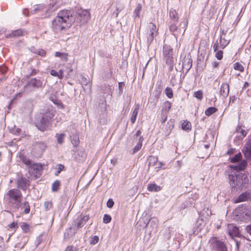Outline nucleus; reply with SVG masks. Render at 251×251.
Returning a JSON list of instances; mask_svg holds the SVG:
<instances>
[{"label":"nucleus","mask_w":251,"mask_h":251,"mask_svg":"<svg viewBox=\"0 0 251 251\" xmlns=\"http://www.w3.org/2000/svg\"><path fill=\"white\" fill-rule=\"evenodd\" d=\"M89 19L90 13L87 10H78L74 16L69 10H62L53 20L52 28L57 32L68 28L73 23L81 26L87 23Z\"/></svg>","instance_id":"1"},{"label":"nucleus","mask_w":251,"mask_h":251,"mask_svg":"<svg viewBox=\"0 0 251 251\" xmlns=\"http://www.w3.org/2000/svg\"><path fill=\"white\" fill-rule=\"evenodd\" d=\"M55 112V111L52 107L41 110L35 121V125L37 128L42 131L50 129L52 126Z\"/></svg>","instance_id":"2"},{"label":"nucleus","mask_w":251,"mask_h":251,"mask_svg":"<svg viewBox=\"0 0 251 251\" xmlns=\"http://www.w3.org/2000/svg\"><path fill=\"white\" fill-rule=\"evenodd\" d=\"M228 175L229 184L234 190H242L247 187L249 181L247 174L239 173L238 174H228Z\"/></svg>","instance_id":"3"},{"label":"nucleus","mask_w":251,"mask_h":251,"mask_svg":"<svg viewBox=\"0 0 251 251\" xmlns=\"http://www.w3.org/2000/svg\"><path fill=\"white\" fill-rule=\"evenodd\" d=\"M158 29L156 25L152 23H150L146 27V38L148 45H150L153 42L154 38L158 35Z\"/></svg>","instance_id":"4"},{"label":"nucleus","mask_w":251,"mask_h":251,"mask_svg":"<svg viewBox=\"0 0 251 251\" xmlns=\"http://www.w3.org/2000/svg\"><path fill=\"white\" fill-rule=\"evenodd\" d=\"M163 55L166 63L169 66V70L172 71L174 65V58L173 56V49L170 46L165 45L163 48Z\"/></svg>","instance_id":"5"},{"label":"nucleus","mask_w":251,"mask_h":251,"mask_svg":"<svg viewBox=\"0 0 251 251\" xmlns=\"http://www.w3.org/2000/svg\"><path fill=\"white\" fill-rule=\"evenodd\" d=\"M7 195L11 202L14 201L16 207H20L22 195L19 190L17 189H11L8 192Z\"/></svg>","instance_id":"6"},{"label":"nucleus","mask_w":251,"mask_h":251,"mask_svg":"<svg viewBox=\"0 0 251 251\" xmlns=\"http://www.w3.org/2000/svg\"><path fill=\"white\" fill-rule=\"evenodd\" d=\"M28 173L35 179L38 178L41 175L43 166L40 163H31L28 167Z\"/></svg>","instance_id":"7"},{"label":"nucleus","mask_w":251,"mask_h":251,"mask_svg":"<svg viewBox=\"0 0 251 251\" xmlns=\"http://www.w3.org/2000/svg\"><path fill=\"white\" fill-rule=\"evenodd\" d=\"M226 31H225L224 29L221 30V34L220 35L219 42L217 41L213 45L214 51L215 52L217 50L219 47V44L220 45L221 48L224 49L229 44V40L226 39Z\"/></svg>","instance_id":"8"},{"label":"nucleus","mask_w":251,"mask_h":251,"mask_svg":"<svg viewBox=\"0 0 251 251\" xmlns=\"http://www.w3.org/2000/svg\"><path fill=\"white\" fill-rule=\"evenodd\" d=\"M242 152L247 159H251V136L249 137V140L246 143Z\"/></svg>","instance_id":"9"},{"label":"nucleus","mask_w":251,"mask_h":251,"mask_svg":"<svg viewBox=\"0 0 251 251\" xmlns=\"http://www.w3.org/2000/svg\"><path fill=\"white\" fill-rule=\"evenodd\" d=\"M46 148V146L44 143H37L34 145L33 152L36 154L37 156H39L43 153Z\"/></svg>","instance_id":"10"},{"label":"nucleus","mask_w":251,"mask_h":251,"mask_svg":"<svg viewBox=\"0 0 251 251\" xmlns=\"http://www.w3.org/2000/svg\"><path fill=\"white\" fill-rule=\"evenodd\" d=\"M43 82L40 79H38L36 78L31 79L27 83V84L25 86V87H31L34 88H39L42 87Z\"/></svg>","instance_id":"11"},{"label":"nucleus","mask_w":251,"mask_h":251,"mask_svg":"<svg viewBox=\"0 0 251 251\" xmlns=\"http://www.w3.org/2000/svg\"><path fill=\"white\" fill-rule=\"evenodd\" d=\"M29 181L25 178L18 177L17 179V186L18 188L25 191L29 185Z\"/></svg>","instance_id":"12"},{"label":"nucleus","mask_w":251,"mask_h":251,"mask_svg":"<svg viewBox=\"0 0 251 251\" xmlns=\"http://www.w3.org/2000/svg\"><path fill=\"white\" fill-rule=\"evenodd\" d=\"M192 60L190 55H185L182 61V69L186 70L187 73L192 67Z\"/></svg>","instance_id":"13"},{"label":"nucleus","mask_w":251,"mask_h":251,"mask_svg":"<svg viewBox=\"0 0 251 251\" xmlns=\"http://www.w3.org/2000/svg\"><path fill=\"white\" fill-rule=\"evenodd\" d=\"M33 101L31 100H27L25 102L23 105V112L27 114H31L33 110Z\"/></svg>","instance_id":"14"},{"label":"nucleus","mask_w":251,"mask_h":251,"mask_svg":"<svg viewBox=\"0 0 251 251\" xmlns=\"http://www.w3.org/2000/svg\"><path fill=\"white\" fill-rule=\"evenodd\" d=\"M177 23L171 22L169 25V30L171 32L173 33V35L177 38L178 34H182L181 28H178L176 26Z\"/></svg>","instance_id":"15"},{"label":"nucleus","mask_w":251,"mask_h":251,"mask_svg":"<svg viewBox=\"0 0 251 251\" xmlns=\"http://www.w3.org/2000/svg\"><path fill=\"white\" fill-rule=\"evenodd\" d=\"M227 230L229 235L232 238L239 237L240 235L238 228L233 225H228Z\"/></svg>","instance_id":"16"},{"label":"nucleus","mask_w":251,"mask_h":251,"mask_svg":"<svg viewBox=\"0 0 251 251\" xmlns=\"http://www.w3.org/2000/svg\"><path fill=\"white\" fill-rule=\"evenodd\" d=\"M229 92V85L227 83H223L220 87V94L224 98L228 96Z\"/></svg>","instance_id":"17"},{"label":"nucleus","mask_w":251,"mask_h":251,"mask_svg":"<svg viewBox=\"0 0 251 251\" xmlns=\"http://www.w3.org/2000/svg\"><path fill=\"white\" fill-rule=\"evenodd\" d=\"M247 165V162L246 160H242L240 163L235 165H231L230 167L237 171H243L246 169Z\"/></svg>","instance_id":"18"},{"label":"nucleus","mask_w":251,"mask_h":251,"mask_svg":"<svg viewBox=\"0 0 251 251\" xmlns=\"http://www.w3.org/2000/svg\"><path fill=\"white\" fill-rule=\"evenodd\" d=\"M89 219V217L88 215H85L77 219V222L76 223L77 228L78 229L83 227L88 221Z\"/></svg>","instance_id":"19"},{"label":"nucleus","mask_w":251,"mask_h":251,"mask_svg":"<svg viewBox=\"0 0 251 251\" xmlns=\"http://www.w3.org/2000/svg\"><path fill=\"white\" fill-rule=\"evenodd\" d=\"M19 157L20 160L23 163H24L27 167L32 163L31 161L28 158H27L23 152H19Z\"/></svg>","instance_id":"20"},{"label":"nucleus","mask_w":251,"mask_h":251,"mask_svg":"<svg viewBox=\"0 0 251 251\" xmlns=\"http://www.w3.org/2000/svg\"><path fill=\"white\" fill-rule=\"evenodd\" d=\"M250 194L249 193H243L239 195L235 200V202H240L248 200L250 198Z\"/></svg>","instance_id":"21"},{"label":"nucleus","mask_w":251,"mask_h":251,"mask_svg":"<svg viewBox=\"0 0 251 251\" xmlns=\"http://www.w3.org/2000/svg\"><path fill=\"white\" fill-rule=\"evenodd\" d=\"M169 16L172 20L171 22L177 23L178 21V17L177 12L173 9H171L169 11Z\"/></svg>","instance_id":"22"},{"label":"nucleus","mask_w":251,"mask_h":251,"mask_svg":"<svg viewBox=\"0 0 251 251\" xmlns=\"http://www.w3.org/2000/svg\"><path fill=\"white\" fill-rule=\"evenodd\" d=\"M147 189L150 192H158L161 190V187L155 183L148 184Z\"/></svg>","instance_id":"23"},{"label":"nucleus","mask_w":251,"mask_h":251,"mask_svg":"<svg viewBox=\"0 0 251 251\" xmlns=\"http://www.w3.org/2000/svg\"><path fill=\"white\" fill-rule=\"evenodd\" d=\"M139 109V104H137L136 105L135 108L132 112V116L130 118V122L132 124H134L136 121V117L138 113Z\"/></svg>","instance_id":"24"},{"label":"nucleus","mask_w":251,"mask_h":251,"mask_svg":"<svg viewBox=\"0 0 251 251\" xmlns=\"http://www.w3.org/2000/svg\"><path fill=\"white\" fill-rule=\"evenodd\" d=\"M172 106V104L170 102L168 101H165L163 103V105L162 108V112H164V113L168 114L169 110H170Z\"/></svg>","instance_id":"25"},{"label":"nucleus","mask_w":251,"mask_h":251,"mask_svg":"<svg viewBox=\"0 0 251 251\" xmlns=\"http://www.w3.org/2000/svg\"><path fill=\"white\" fill-rule=\"evenodd\" d=\"M174 127V124L173 122L172 121H169L167 123V124L166 125V130L164 131V134L165 136H168L170 133H171V131L172 129Z\"/></svg>","instance_id":"26"},{"label":"nucleus","mask_w":251,"mask_h":251,"mask_svg":"<svg viewBox=\"0 0 251 251\" xmlns=\"http://www.w3.org/2000/svg\"><path fill=\"white\" fill-rule=\"evenodd\" d=\"M236 132L238 133L241 134V136L239 135V137L241 138L242 139H243L244 137L246 136L247 134V131H246L245 130L242 129V126H237L236 129Z\"/></svg>","instance_id":"27"},{"label":"nucleus","mask_w":251,"mask_h":251,"mask_svg":"<svg viewBox=\"0 0 251 251\" xmlns=\"http://www.w3.org/2000/svg\"><path fill=\"white\" fill-rule=\"evenodd\" d=\"M23 35H24V32L21 29H18L13 31L12 33L8 35L7 37H18Z\"/></svg>","instance_id":"28"},{"label":"nucleus","mask_w":251,"mask_h":251,"mask_svg":"<svg viewBox=\"0 0 251 251\" xmlns=\"http://www.w3.org/2000/svg\"><path fill=\"white\" fill-rule=\"evenodd\" d=\"M218 110L217 108L214 107H210L207 108L205 111V114L208 116H211Z\"/></svg>","instance_id":"29"},{"label":"nucleus","mask_w":251,"mask_h":251,"mask_svg":"<svg viewBox=\"0 0 251 251\" xmlns=\"http://www.w3.org/2000/svg\"><path fill=\"white\" fill-rule=\"evenodd\" d=\"M44 9V5L37 4L34 6L33 9L31 10V14H35L37 12L42 11Z\"/></svg>","instance_id":"30"},{"label":"nucleus","mask_w":251,"mask_h":251,"mask_svg":"<svg viewBox=\"0 0 251 251\" xmlns=\"http://www.w3.org/2000/svg\"><path fill=\"white\" fill-rule=\"evenodd\" d=\"M85 157V155L84 153H82L80 156H79V154L78 153H75L74 156V159L78 162H82Z\"/></svg>","instance_id":"31"},{"label":"nucleus","mask_w":251,"mask_h":251,"mask_svg":"<svg viewBox=\"0 0 251 251\" xmlns=\"http://www.w3.org/2000/svg\"><path fill=\"white\" fill-rule=\"evenodd\" d=\"M242 154L241 152H239L236 154L234 157L230 158V161L232 163H236L240 161L242 159Z\"/></svg>","instance_id":"32"},{"label":"nucleus","mask_w":251,"mask_h":251,"mask_svg":"<svg viewBox=\"0 0 251 251\" xmlns=\"http://www.w3.org/2000/svg\"><path fill=\"white\" fill-rule=\"evenodd\" d=\"M191 128V124L187 121H184L182 124V128L185 130H190Z\"/></svg>","instance_id":"33"},{"label":"nucleus","mask_w":251,"mask_h":251,"mask_svg":"<svg viewBox=\"0 0 251 251\" xmlns=\"http://www.w3.org/2000/svg\"><path fill=\"white\" fill-rule=\"evenodd\" d=\"M22 206V208H25L24 209V213L25 214H28L30 212V206L29 205V203L27 201H25L24 204L22 205L21 203V206Z\"/></svg>","instance_id":"34"},{"label":"nucleus","mask_w":251,"mask_h":251,"mask_svg":"<svg viewBox=\"0 0 251 251\" xmlns=\"http://www.w3.org/2000/svg\"><path fill=\"white\" fill-rule=\"evenodd\" d=\"M60 186V182L59 180H55L52 184L51 189L53 192L57 191Z\"/></svg>","instance_id":"35"},{"label":"nucleus","mask_w":251,"mask_h":251,"mask_svg":"<svg viewBox=\"0 0 251 251\" xmlns=\"http://www.w3.org/2000/svg\"><path fill=\"white\" fill-rule=\"evenodd\" d=\"M157 158L155 156H151L149 158V165L154 166L157 162Z\"/></svg>","instance_id":"36"},{"label":"nucleus","mask_w":251,"mask_h":251,"mask_svg":"<svg viewBox=\"0 0 251 251\" xmlns=\"http://www.w3.org/2000/svg\"><path fill=\"white\" fill-rule=\"evenodd\" d=\"M233 68L234 70L239 71L241 72H243L244 70L243 66L238 62L234 64Z\"/></svg>","instance_id":"37"},{"label":"nucleus","mask_w":251,"mask_h":251,"mask_svg":"<svg viewBox=\"0 0 251 251\" xmlns=\"http://www.w3.org/2000/svg\"><path fill=\"white\" fill-rule=\"evenodd\" d=\"M193 96L199 100H201L203 98V93L201 90H199L194 92Z\"/></svg>","instance_id":"38"},{"label":"nucleus","mask_w":251,"mask_h":251,"mask_svg":"<svg viewBox=\"0 0 251 251\" xmlns=\"http://www.w3.org/2000/svg\"><path fill=\"white\" fill-rule=\"evenodd\" d=\"M82 86L83 87L84 86H87L89 83V80L87 79L83 75L80 76V79L79 80Z\"/></svg>","instance_id":"39"},{"label":"nucleus","mask_w":251,"mask_h":251,"mask_svg":"<svg viewBox=\"0 0 251 251\" xmlns=\"http://www.w3.org/2000/svg\"><path fill=\"white\" fill-rule=\"evenodd\" d=\"M56 10V8L54 7V5L53 4H50L49 8L46 10L47 14L46 15V17L49 16L50 14H51L52 12H54Z\"/></svg>","instance_id":"40"},{"label":"nucleus","mask_w":251,"mask_h":251,"mask_svg":"<svg viewBox=\"0 0 251 251\" xmlns=\"http://www.w3.org/2000/svg\"><path fill=\"white\" fill-rule=\"evenodd\" d=\"M33 49L34 50H32V51L41 56H44L46 54V51L43 49Z\"/></svg>","instance_id":"41"},{"label":"nucleus","mask_w":251,"mask_h":251,"mask_svg":"<svg viewBox=\"0 0 251 251\" xmlns=\"http://www.w3.org/2000/svg\"><path fill=\"white\" fill-rule=\"evenodd\" d=\"M165 94L169 98H172L173 97L172 89L170 87H167L166 88Z\"/></svg>","instance_id":"42"},{"label":"nucleus","mask_w":251,"mask_h":251,"mask_svg":"<svg viewBox=\"0 0 251 251\" xmlns=\"http://www.w3.org/2000/svg\"><path fill=\"white\" fill-rule=\"evenodd\" d=\"M111 221V217L108 214H104L103 218V222L105 224H108Z\"/></svg>","instance_id":"43"},{"label":"nucleus","mask_w":251,"mask_h":251,"mask_svg":"<svg viewBox=\"0 0 251 251\" xmlns=\"http://www.w3.org/2000/svg\"><path fill=\"white\" fill-rule=\"evenodd\" d=\"M179 28H181L182 34H183L185 31V29L187 26V23L185 22H182L179 24Z\"/></svg>","instance_id":"44"},{"label":"nucleus","mask_w":251,"mask_h":251,"mask_svg":"<svg viewBox=\"0 0 251 251\" xmlns=\"http://www.w3.org/2000/svg\"><path fill=\"white\" fill-rule=\"evenodd\" d=\"M99 240V237L97 235H95L91 238V240H90V244L95 245L98 242Z\"/></svg>","instance_id":"45"},{"label":"nucleus","mask_w":251,"mask_h":251,"mask_svg":"<svg viewBox=\"0 0 251 251\" xmlns=\"http://www.w3.org/2000/svg\"><path fill=\"white\" fill-rule=\"evenodd\" d=\"M142 6L141 4H138L137 7L135 8L134 10V14H135L136 17H139V13L141 10Z\"/></svg>","instance_id":"46"},{"label":"nucleus","mask_w":251,"mask_h":251,"mask_svg":"<svg viewBox=\"0 0 251 251\" xmlns=\"http://www.w3.org/2000/svg\"><path fill=\"white\" fill-rule=\"evenodd\" d=\"M57 142L59 144H62L63 142V138L64 134H57Z\"/></svg>","instance_id":"47"},{"label":"nucleus","mask_w":251,"mask_h":251,"mask_svg":"<svg viewBox=\"0 0 251 251\" xmlns=\"http://www.w3.org/2000/svg\"><path fill=\"white\" fill-rule=\"evenodd\" d=\"M64 168V165L62 164H58L57 165V171L55 172V175L58 176L59 174L62 171Z\"/></svg>","instance_id":"48"},{"label":"nucleus","mask_w":251,"mask_h":251,"mask_svg":"<svg viewBox=\"0 0 251 251\" xmlns=\"http://www.w3.org/2000/svg\"><path fill=\"white\" fill-rule=\"evenodd\" d=\"M52 203L50 201H46L44 203V206L46 210H49L52 207Z\"/></svg>","instance_id":"49"},{"label":"nucleus","mask_w":251,"mask_h":251,"mask_svg":"<svg viewBox=\"0 0 251 251\" xmlns=\"http://www.w3.org/2000/svg\"><path fill=\"white\" fill-rule=\"evenodd\" d=\"M21 226L25 232H27L29 231V226L27 224L23 223Z\"/></svg>","instance_id":"50"},{"label":"nucleus","mask_w":251,"mask_h":251,"mask_svg":"<svg viewBox=\"0 0 251 251\" xmlns=\"http://www.w3.org/2000/svg\"><path fill=\"white\" fill-rule=\"evenodd\" d=\"M168 117V114L164 113V112H162L161 116V122L163 124L164 123L167 119Z\"/></svg>","instance_id":"51"},{"label":"nucleus","mask_w":251,"mask_h":251,"mask_svg":"<svg viewBox=\"0 0 251 251\" xmlns=\"http://www.w3.org/2000/svg\"><path fill=\"white\" fill-rule=\"evenodd\" d=\"M142 146V143L140 142H138L133 149V153H135L138 151L141 148Z\"/></svg>","instance_id":"52"},{"label":"nucleus","mask_w":251,"mask_h":251,"mask_svg":"<svg viewBox=\"0 0 251 251\" xmlns=\"http://www.w3.org/2000/svg\"><path fill=\"white\" fill-rule=\"evenodd\" d=\"M223 51L222 50L218 51L215 54L216 57L218 60H221L223 58Z\"/></svg>","instance_id":"53"},{"label":"nucleus","mask_w":251,"mask_h":251,"mask_svg":"<svg viewBox=\"0 0 251 251\" xmlns=\"http://www.w3.org/2000/svg\"><path fill=\"white\" fill-rule=\"evenodd\" d=\"M118 89L119 91V94H121L123 93V89L125 86V84L123 82H120L118 84Z\"/></svg>","instance_id":"54"},{"label":"nucleus","mask_w":251,"mask_h":251,"mask_svg":"<svg viewBox=\"0 0 251 251\" xmlns=\"http://www.w3.org/2000/svg\"><path fill=\"white\" fill-rule=\"evenodd\" d=\"M204 212H205L206 214V216L209 217L212 215L211 211L209 210L208 208H203L202 213H203V215H204Z\"/></svg>","instance_id":"55"},{"label":"nucleus","mask_w":251,"mask_h":251,"mask_svg":"<svg viewBox=\"0 0 251 251\" xmlns=\"http://www.w3.org/2000/svg\"><path fill=\"white\" fill-rule=\"evenodd\" d=\"M114 204V202L111 199H109L106 203L107 206L109 208L112 207Z\"/></svg>","instance_id":"56"},{"label":"nucleus","mask_w":251,"mask_h":251,"mask_svg":"<svg viewBox=\"0 0 251 251\" xmlns=\"http://www.w3.org/2000/svg\"><path fill=\"white\" fill-rule=\"evenodd\" d=\"M50 74L54 76H56L58 78L59 73L54 70H51L50 71Z\"/></svg>","instance_id":"57"},{"label":"nucleus","mask_w":251,"mask_h":251,"mask_svg":"<svg viewBox=\"0 0 251 251\" xmlns=\"http://www.w3.org/2000/svg\"><path fill=\"white\" fill-rule=\"evenodd\" d=\"M7 72V68L5 66H0V73L2 74H5Z\"/></svg>","instance_id":"58"},{"label":"nucleus","mask_w":251,"mask_h":251,"mask_svg":"<svg viewBox=\"0 0 251 251\" xmlns=\"http://www.w3.org/2000/svg\"><path fill=\"white\" fill-rule=\"evenodd\" d=\"M9 226L11 228H16L18 227L17 223H16L15 222H13L12 224L9 225Z\"/></svg>","instance_id":"59"},{"label":"nucleus","mask_w":251,"mask_h":251,"mask_svg":"<svg viewBox=\"0 0 251 251\" xmlns=\"http://www.w3.org/2000/svg\"><path fill=\"white\" fill-rule=\"evenodd\" d=\"M22 13H23V14L25 16H28L29 15V12L28 9H23Z\"/></svg>","instance_id":"60"},{"label":"nucleus","mask_w":251,"mask_h":251,"mask_svg":"<svg viewBox=\"0 0 251 251\" xmlns=\"http://www.w3.org/2000/svg\"><path fill=\"white\" fill-rule=\"evenodd\" d=\"M58 73H59L58 78L60 79H62L63 77V71L62 70H60Z\"/></svg>","instance_id":"61"},{"label":"nucleus","mask_w":251,"mask_h":251,"mask_svg":"<svg viewBox=\"0 0 251 251\" xmlns=\"http://www.w3.org/2000/svg\"><path fill=\"white\" fill-rule=\"evenodd\" d=\"M122 8L119 9V8H116V11L113 12V14H115L116 17H117L119 13L122 10Z\"/></svg>","instance_id":"62"},{"label":"nucleus","mask_w":251,"mask_h":251,"mask_svg":"<svg viewBox=\"0 0 251 251\" xmlns=\"http://www.w3.org/2000/svg\"><path fill=\"white\" fill-rule=\"evenodd\" d=\"M235 151V149H230L227 151V154H231L234 152Z\"/></svg>","instance_id":"63"},{"label":"nucleus","mask_w":251,"mask_h":251,"mask_svg":"<svg viewBox=\"0 0 251 251\" xmlns=\"http://www.w3.org/2000/svg\"><path fill=\"white\" fill-rule=\"evenodd\" d=\"M246 230L251 235V224L248 226L246 227Z\"/></svg>","instance_id":"64"}]
</instances>
